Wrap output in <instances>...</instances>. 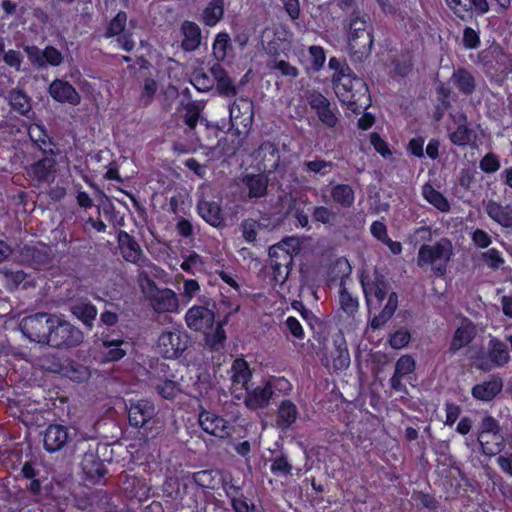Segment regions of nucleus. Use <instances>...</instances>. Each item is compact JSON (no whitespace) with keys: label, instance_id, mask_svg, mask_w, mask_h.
<instances>
[{"label":"nucleus","instance_id":"nucleus-34","mask_svg":"<svg viewBox=\"0 0 512 512\" xmlns=\"http://www.w3.org/2000/svg\"><path fill=\"white\" fill-rule=\"evenodd\" d=\"M293 257L284 247L274 245L269 248V266L271 270H279L292 266Z\"/></svg>","mask_w":512,"mask_h":512},{"label":"nucleus","instance_id":"nucleus-7","mask_svg":"<svg viewBox=\"0 0 512 512\" xmlns=\"http://www.w3.org/2000/svg\"><path fill=\"white\" fill-rule=\"evenodd\" d=\"M53 322H56L55 315L46 312H38L24 317L19 327L23 335L31 342L46 344L48 333H50L53 327Z\"/></svg>","mask_w":512,"mask_h":512},{"label":"nucleus","instance_id":"nucleus-13","mask_svg":"<svg viewBox=\"0 0 512 512\" xmlns=\"http://www.w3.org/2000/svg\"><path fill=\"white\" fill-rule=\"evenodd\" d=\"M500 425L499 422L491 415H486L482 418L477 441L481 446L482 453L487 456H494L500 452V442H490L489 436L499 437Z\"/></svg>","mask_w":512,"mask_h":512},{"label":"nucleus","instance_id":"nucleus-47","mask_svg":"<svg viewBox=\"0 0 512 512\" xmlns=\"http://www.w3.org/2000/svg\"><path fill=\"white\" fill-rule=\"evenodd\" d=\"M138 284L146 300H148L151 295L155 294V292L159 289L156 282L148 275L146 271L139 272Z\"/></svg>","mask_w":512,"mask_h":512},{"label":"nucleus","instance_id":"nucleus-38","mask_svg":"<svg viewBox=\"0 0 512 512\" xmlns=\"http://www.w3.org/2000/svg\"><path fill=\"white\" fill-rule=\"evenodd\" d=\"M422 194L424 199L440 212H448L450 210V204L445 196L431 185L426 184L423 187Z\"/></svg>","mask_w":512,"mask_h":512},{"label":"nucleus","instance_id":"nucleus-9","mask_svg":"<svg viewBox=\"0 0 512 512\" xmlns=\"http://www.w3.org/2000/svg\"><path fill=\"white\" fill-rule=\"evenodd\" d=\"M155 406L147 399L131 402L128 408V421L130 426L141 429V434L146 438H153L152 424L155 423Z\"/></svg>","mask_w":512,"mask_h":512},{"label":"nucleus","instance_id":"nucleus-10","mask_svg":"<svg viewBox=\"0 0 512 512\" xmlns=\"http://www.w3.org/2000/svg\"><path fill=\"white\" fill-rule=\"evenodd\" d=\"M310 108L316 113L319 121L327 128H334L339 119L337 106L332 107L331 102L321 92L312 90L306 95Z\"/></svg>","mask_w":512,"mask_h":512},{"label":"nucleus","instance_id":"nucleus-53","mask_svg":"<svg viewBox=\"0 0 512 512\" xmlns=\"http://www.w3.org/2000/svg\"><path fill=\"white\" fill-rule=\"evenodd\" d=\"M462 44L465 49H477L481 44L479 32L472 27L466 26L463 30Z\"/></svg>","mask_w":512,"mask_h":512},{"label":"nucleus","instance_id":"nucleus-56","mask_svg":"<svg viewBox=\"0 0 512 512\" xmlns=\"http://www.w3.org/2000/svg\"><path fill=\"white\" fill-rule=\"evenodd\" d=\"M484 263L491 269H499L504 264V259L500 251L496 248H491L482 253Z\"/></svg>","mask_w":512,"mask_h":512},{"label":"nucleus","instance_id":"nucleus-17","mask_svg":"<svg viewBox=\"0 0 512 512\" xmlns=\"http://www.w3.org/2000/svg\"><path fill=\"white\" fill-rule=\"evenodd\" d=\"M70 439L69 428L61 424H49L43 435V446L48 453L63 449Z\"/></svg>","mask_w":512,"mask_h":512},{"label":"nucleus","instance_id":"nucleus-15","mask_svg":"<svg viewBox=\"0 0 512 512\" xmlns=\"http://www.w3.org/2000/svg\"><path fill=\"white\" fill-rule=\"evenodd\" d=\"M244 404L250 410L265 408L269 405L273 396L271 385L265 381L263 384L253 386L249 384L245 388Z\"/></svg>","mask_w":512,"mask_h":512},{"label":"nucleus","instance_id":"nucleus-61","mask_svg":"<svg viewBox=\"0 0 512 512\" xmlns=\"http://www.w3.org/2000/svg\"><path fill=\"white\" fill-rule=\"evenodd\" d=\"M194 483L201 487V488H207V489H213L214 485V478L212 476L211 470H201L198 472L193 473L192 475Z\"/></svg>","mask_w":512,"mask_h":512},{"label":"nucleus","instance_id":"nucleus-30","mask_svg":"<svg viewBox=\"0 0 512 512\" xmlns=\"http://www.w3.org/2000/svg\"><path fill=\"white\" fill-rule=\"evenodd\" d=\"M28 136L33 145L37 147L42 154H48L49 148L47 149L45 147L47 144L55 146L53 139L49 136L43 124H30L28 127Z\"/></svg>","mask_w":512,"mask_h":512},{"label":"nucleus","instance_id":"nucleus-28","mask_svg":"<svg viewBox=\"0 0 512 512\" xmlns=\"http://www.w3.org/2000/svg\"><path fill=\"white\" fill-rule=\"evenodd\" d=\"M330 197L334 204L349 209L355 202V191L349 184L338 183L330 188Z\"/></svg>","mask_w":512,"mask_h":512},{"label":"nucleus","instance_id":"nucleus-19","mask_svg":"<svg viewBox=\"0 0 512 512\" xmlns=\"http://www.w3.org/2000/svg\"><path fill=\"white\" fill-rule=\"evenodd\" d=\"M49 93L59 103L76 106L81 102V96L75 87L65 80L55 79L49 86Z\"/></svg>","mask_w":512,"mask_h":512},{"label":"nucleus","instance_id":"nucleus-46","mask_svg":"<svg viewBox=\"0 0 512 512\" xmlns=\"http://www.w3.org/2000/svg\"><path fill=\"white\" fill-rule=\"evenodd\" d=\"M191 84L199 92H207L214 86V80L203 71H194L191 77Z\"/></svg>","mask_w":512,"mask_h":512},{"label":"nucleus","instance_id":"nucleus-40","mask_svg":"<svg viewBox=\"0 0 512 512\" xmlns=\"http://www.w3.org/2000/svg\"><path fill=\"white\" fill-rule=\"evenodd\" d=\"M231 48V39L228 33L220 32L216 35L213 42L212 51L218 61H223L227 56V51Z\"/></svg>","mask_w":512,"mask_h":512},{"label":"nucleus","instance_id":"nucleus-16","mask_svg":"<svg viewBox=\"0 0 512 512\" xmlns=\"http://www.w3.org/2000/svg\"><path fill=\"white\" fill-rule=\"evenodd\" d=\"M241 192H246L248 199L265 197L268 191V177L263 173H246L240 177Z\"/></svg>","mask_w":512,"mask_h":512},{"label":"nucleus","instance_id":"nucleus-29","mask_svg":"<svg viewBox=\"0 0 512 512\" xmlns=\"http://www.w3.org/2000/svg\"><path fill=\"white\" fill-rule=\"evenodd\" d=\"M485 212L502 227H512V211L508 207H504L494 200H489L485 205Z\"/></svg>","mask_w":512,"mask_h":512},{"label":"nucleus","instance_id":"nucleus-5","mask_svg":"<svg viewBox=\"0 0 512 512\" xmlns=\"http://www.w3.org/2000/svg\"><path fill=\"white\" fill-rule=\"evenodd\" d=\"M333 82L338 99L354 113L366 110L371 105L369 89L362 78L345 74L341 69L338 78H334Z\"/></svg>","mask_w":512,"mask_h":512},{"label":"nucleus","instance_id":"nucleus-39","mask_svg":"<svg viewBox=\"0 0 512 512\" xmlns=\"http://www.w3.org/2000/svg\"><path fill=\"white\" fill-rule=\"evenodd\" d=\"M191 379L196 378L193 385L197 392L196 396L203 397L208 394L209 389L212 387V380L209 372L202 367L196 368L194 376H190Z\"/></svg>","mask_w":512,"mask_h":512},{"label":"nucleus","instance_id":"nucleus-32","mask_svg":"<svg viewBox=\"0 0 512 512\" xmlns=\"http://www.w3.org/2000/svg\"><path fill=\"white\" fill-rule=\"evenodd\" d=\"M8 102L12 111L21 116L29 117L32 112L31 99L22 90H11L8 94Z\"/></svg>","mask_w":512,"mask_h":512},{"label":"nucleus","instance_id":"nucleus-41","mask_svg":"<svg viewBox=\"0 0 512 512\" xmlns=\"http://www.w3.org/2000/svg\"><path fill=\"white\" fill-rule=\"evenodd\" d=\"M126 22L127 13L125 11H119L108 23L104 37L108 39L123 33L125 31Z\"/></svg>","mask_w":512,"mask_h":512},{"label":"nucleus","instance_id":"nucleus-54","mask_svg":"<svg viewBox=\"0 0 512 512\" xmlns=\"http://www.w3.org/2000/svg\"><path fill=\"white\" fill-rule=\"evenodd\" d=\"M157 391L164 399L173 400L179 394L180 388L175 381L165 380L157 385Z\"/></svg>","mask_w":512,"mask_h":512},{"label":"nucleus","instance_id":"nucleus-27","mask_svg":"<svg viewBox=\"0 0 512 512\" xmlns=\"http://www.w3.org/2000/svg\"><path fill=\"white\" fill-rule=\"evenodd\" d=\"M298 418L296 405L288 399L281 401L276 413V424L281 430H288Z\"/></svg>","mask_w":512,"mask_h":512},{"label":"nucleus","instance_id":"nucleus-43","mask_svg":"<svg viewBox=\"0 0 512 512\" xmlns=\"http://www.w3.org/2000/svg\"><path fill=\"white\" fill-rule=\"evenodd\" d=\"M293 466L288 457L281 453L272 459L270 471L275 476H288L292 474Z\"/></svg>","mask_w":512,"mask_h":512},{"label":"nucleus","instance_id":"nucleus-22","mask_svg":"<svg viewBox=\"0 0 512 512\" xmlns=\"http://www.w3.org/2000/svg\"><path fill=\"white\" fill-rule=\"evenodd\" d=\"M197 211L200 217L212 227H222L224 216L219 202L201 199L197 204Z\"/></svg>","mask_w":512,"mask_h":512},{"label":"nucleus","instance_id":"nucleus-26","mask_svg":"<svg viewBox=\"0 0 512 512\" xmlns=\"http://www.w3.org/2000/svg\"><path fill=\"white\" fill-rule=\"evenodd\" d=\"M451 81L460 94L464 96L472 95L476 90V80L474 75L466 68L459 67L454 70Z\"/></svg>","mask_w":512,"mask_h":512},{"label":"nucleus","instance_id":"nucleus-33","mask_svg":"<svg viewBox=\"0 0 512 512\" xmlns=\"http://www.w3.org/2000/svg\"><path fill=\"white\" fill-rule=\"evenodd\" d=\"M227 497L235 512H255V504L244 495L239 486H231L227 491Z\"/></svg>","mask_w":512,"mask_h":512},{"label":"nucleus","instance_id":"nucleus-51","mask_svg":"<svg viewBox=\"0 0 512 512\" xmlns=\"http://www.w3.org/2000/svg\"><path fill=\"white\" fill-rule=\"evenodd\" d=\"M500 160L498 155L493 152H489L480 160L479 168L487 174H492L500 169Z\"/></svg>","mask_w":512,"mask_h":512},{"label":"nucleus","instance_id":"nucleus-36","mask_svg":"<svg viewBox=\"0 0 512 512\" xmlns=\"http://www.w3.org/2000/svg\"><path fill=\"white\" fill-rule=\"evenodd\" d=\"M72 314L78 318L84 325L93 326V321L97 316V308L91 302H81L71 307Z\"/></svg>","mask_w":512,"mask_h":512},{"label":"nucleus","instance_id":"nucleus-6","mask_svg":"<svg viewBox=\"0 0 512 512\" xmlns=\"http://www.w3.org/2000/svg\"><path fill=\"white\" fill-rule=\"evenodd\" d=\"M451 255L452 246L448 240L434 245L422 244L418 250L417 264L419 267L432 265L433 273L437 277H443L447 272V263Z\"/></svg>","mask_w":512,"mask_h":512},{"label":"nucleus","instance_id":"nucleus-12","mask_svg":"<svg viewBox=\"0 0 512 512\" xmlns=\"http://www.w3.org/2000/svg\"><path fill=\"white\" fill-rule=\"evenodd\" d=\"M198 422L205 433L219 439L228 438L233 431L227 419L210 410L202 409L198 415Z\"/></svg>","mask_w":512,"mask_h":512},{"label":"nucleus","instance_id":"nucleus-37","mask_svg":"<svg viewBox=\"0 0 512 512\" xmlns=\"http://www.w3.org/2000/svg\"><path fill=\"white\" fill-rule=\"evenodd\" d=\"M231 370L233 383L241 384L243 388L250 384L252 373L248 363L244 359H235Z\"/></svg>","mask_w":512,"mask_h":512},{"label":"nucleus","instance_id":"nucleus-18","mask_svg":"<svg viewBox=\"0 0 512 512\" xmlns=\"http://www.w3.org/2000/svg\"><path fill=\"white\" fill-rule=\"evenodd\" d=\"M147 301L157 313H175L178 311L177 295L170 288H159Z\"/></svg>","mask_w":512,"mask_h":512},{"label":"nucleus","instance_id":"nucleus-23","mask_svg":"<svg viewBox=\"0 0 512 512\" xmlns=\"http://www.w3.org/2000/svg\"><path fill=\"white\" fill-rule=\"evenodd\" d=\"M476 333L477 330L474 323L468 318H463L459 327L455 330L453 334L449 352H457L463 347L469 345L475 338Z\"/></svg>","mask_w":512,"mask_h":512},{"label":"nucleus","instance_id":"nucleus-64","mask_svg":"<svg viewBox=\"0 0 512 512\" xmlns=\"http://www.w3.org/2000/svg\"><path fill=\"white\" fill-rule=\"evenodd\" d=\"M334 213L326 206H315L312 211V219L324 225L330 224Z\"/></svg>","mask_w":512,"mask_h":512},{"label":"nucleus","instance_id":"nucleus-25","mask_svg":"<svg viewBox=\"0 0 512 512\" xmlns=\"http://www.w3.org/2000/svg\"><path fill=\"white\" fill-rule=\"evenodd\" d=\"M510 360V354H474L472 365L483 372H490L506 365Z\"/></svg>","mask_w":512,"mask_h":512},{"label":"nucleus","instance_id":"nucleus-59","mask_svg":"<svg viewBox=\"0 0 512 512\" xmlns=\"http://www.w3.org/2000/svg\"><path fill=\"white\" fill-rule=\"evenodd\" d=\"M449 9L455 14L460 20H466L468 18L467 0H445Z\"/></svg>","mask_w":512,"mask_h":512},{"label":"nucleus","instance_id":"nucleus-20","mask_svg":"<svg viewBox=\"0 0 512 512\" xmlns=\"http://www.w3.org/2000/svg\"><path fill=\"white\" fill-rule=\"evenodd\" d=\"M187 334L180 331H163L157 340L158 352H185Z\"/></svg>","mask_w":512,"mask_h":512},{"label":"nucleus","instance_id":"nucleus-63","mask_svg":"<svg viewBox=\"0 0 512 512\" xmlns=\"http://www.w3.org/2000/svg\"><path fill=\"white\" fill-rule=\"evenodd\" d=\"M412 499L417 503V505H420L429 510H435L438 505V502L433 495L421 491L414 492Z\"/></svg>","mask_w":512,"mask_h":512},{"label":"nucleus","instance_id":"nucleus-44","mask_svg":"<svg viewBox=\"0 0 512 512\" xmlns=\"http://www.w3.org/2000/svg\"><path fill=\"white\" fill-rule=\"evenodd\" d=\"M339 303L341 309L347 315H354L359 307L358 299L353 297L345 287H342L339 291Z\"/></svg>","mask_w":512,"mask_h":512},{"label":"nucleus","instance_id":"nucleus-31","mask_svg":"<svg viewBox=\"0 0 512 512\" xmlns=\"http://www.w3.org/2000/svg\"><path fill=\"white\" fill-rule=\"evenodd\" d=\"M224 0H209L201 13V22L208 27L216 26L224 16Z\"/></svg>","mask_w":512,"mask_h":512},{"label":"nucleus","instance_id":"nucleus-55","mask_svg":"<svg viewBox=\"0 0 512 512\" xmlns=\"http://www.w3.org/2000/svg\"><path fill=\"white\" fill-rule=\"evenodd\" d=\"M370 143L377 153L383 158L387 159L392 156L388 143L380 136L379 133L373 132L370 134Z\"/></svg>","mask_w":512,"mask_h":512},{"label":"nucleus","instance_id":"nucleus-50","mask_svg":"<svg viewBox=\"0 0 512 512\" xmlns=\"http://www.w3.org/2000/svg\"><path fill=\"white\" fill-rule=\"evenodd\" d=\"M415 367V360L412 358L411 354H402L395 364L394 372L405 377L413 373Z\"/></svg>","mask_w":512,"mask_h":512},{"label":"nucleus","instance_id":"nucleus-48","mask_svg":"<svg viewBox=\"0 0 512 512\" xmlns=\"http://www.w3.org/2000/svg\"><path fill=\"white\" fill-rule=\"evenodd\" d=\"M394 70L400 77H407L414 69L413 57L410 53L402 54L400 59L393 62Z\"/></svg>","mask_w":512,"mask_h":512},{"label":"nucleus","instance_id":"nucleus-57","mask_svg":"<svg viewBox=\"0 0 512 512\" xmlns=\"http://www.w3.org/2000/svg\"><path fill=\"white\" fill-rule=\"evenodd\" d=\"M410 338L411 335L409 331L405 328H402L391 334L389 343L393 349L400 350L409 343Z\"/></svg>","mask_w":512,"mask_h":512},{"label":"nucleus","instance_id":"nucleus-58","mask_svg":"<svg viewBox=\"0 0 512 512\" xmlns=\"http://www.w3.org/2000/svg\"><path fill=\"white\" fill-rule=\"evenodd\" d=\"M309 55L311 58V65L315 71L320 70L326 61V54L323 47L313 45L309 47Z\"/></svg>","mask_w":512,"mask_h":512},{"label":"nucleus","instance_id":"nucleus-60","mask_svg":"<svg viewBox=\"0 0 512 512\" xmlns=\"http://www.w3.org/2000/svg\"><path fill=\"white\" fill-rule=\"evenodd\" d=\"M270 68L279 71L285 77L296 78L299 75L298 68L285 60L274 61Z\"/></svg>","mask_w":512,"mask_h":512},{"label":"nucleus","instance_id":"nucleus-35","mask_svg":"<svg viewBox=\"0 0 512 512\" xmlns=\"http://www.w3.org/2000/svg\"><path fill=\"white\" fill-rule=\"evenodd\" d=\"M450 141L457 146H475L477 135L475 131L468 127L466 124H460L456 127L455 131L449 135Z\"/></svg>","mask_w":512,"mask_h":512},{"label":"nucleus","instance_id":"nucleus-52","mask_svg":"<svg viewBox=\"0 0 512 512\" xmlns=\"http://www.w3.org/2000/svg\"><path fill=\"white\" fill-rule=\"evenodd\" d=\"M42 58L44 67L47 64L53 67L60 66L64 60L62 53L52 45H48L43 49Z\"/></svg>","mask_w":512,"mask_h":512},{"label":"nucleus","instance_id":"nucleus-21","mask_svg":"<svg viewBox=\"0 0 512 512\" xmlns=\"http://www.w3.org/2000/svg\"><path fill=\"white\" fill-rule=\"evenodd\" d=\"M503 389V380L499 375H492L489 380L472 387V397L479 401H492Z\"/></svg>","mask_w":512,"mask_h":512},{"label":"nucleus","instance_id":"nucleus-4","mask_svg":"<svg viewBox=\"0 0 512 512\" xmlns=\"http://www.w3.org/2000/svg\"><path fill=\"white\" fill-rule=\"evenodd\" d=\"M373 27L370 18L358 11L351 12L348 18V48L355 61L367 59L374 44Z\"/></svg>","mask_w":512,"mask_h":512},{"label":"nucleus","instance_id":"nucleus-45","mask_svg":"<svg viewBox=\"0 0 512 512\" xmlns=\"http://www.w3.org/2000/svg\"><path fill=\"white\" fill-rule=\"evenodd\" d=\"M332 167L333 163L331 161H326L324 159L306 161L303 164L304 171L314 174H320L322 176L328 174Z\"/></svg>","mask_w":512,"mask_h":512},{"label":"nucleus","instance_id":"nucleus-1","mask_svg":"<svg viewBox=\"0 0 512 512\" xmlns=\"http://www.w3.org/2000/svg\"><path fill=\"white\" fill-rule=\"evenodd\" d=\"M222 303L229 307V312L224 318L215 324V313L203 305H194L189 308L185 314V322L193 331L204 334L205 343L212 349L217 348L226 341V332L224 326L228 323L229 317L237 313L240 309L238 304L232 305L229 300H222Z\"/></svg>","mask_w":512,"mask_h":512},{"label":"nucleus","instance_id":"nucleus-2","mask_svg":"<svg viewBox=\"0 0 512 512\" xmlns=\"http://www.w3.org/2000/svg\"><path fill=\"white\" fill-rule=\"evenodd\" d=\"M364 296L369 308V312L380 310L370 321L373 329L382 327L394 315L398 306V296L396 292L388 295L389 283L383 276H377L371 282H361Z\"/></svg>","mask_w":512,"mask_h":512},{"label":"nucleus","instance_id":"nucleus-8","mask_svg":"<svg viewBox=\"0 0 512 512\" xmlns=\"http://www.w3.org/2000/svg\"><path fill=\"white\" fill-rule=\"evenodd\" d=\"M83 338L84 336L80 329L56 316V322H53V327L50 333H48L45 345L56 349H68L81 344Z\"/></svg>","mask_w":512,"mask_h":512},{"label":"nucleus","instance_id":"nucleus-42","mask_svg":"<svg viewBox=\"0 0 512 512\" xmlns=\"http://www.w3.org/2000/svg\"><path fill=\"white\" fill-rule=\"evenodd\" d=\"M90 457L94 458L92 455ZM91 464L89 467V459L86 457L82 462L83 471L88 478L99 481L106 475L107 470L99 459H93Z\"/></svg>","mask_w":512,"mask_h":512},{"label":"nucleus","instance_id":"nucleus-14","mask_svg":"<svg viewBox=\"0 0 512 512\" xmlns=\"http://www.w3.org/2000/svg\"><path fill=\"white\" fill-rule=\"evenodd\" d=\"M118 246L122 257L130 263L144 267L150 263L136 239L124 230H120L117 236Z\"/></svg>","mask_w":512,"mask_h":512},{"label":"nucleus","instance_id":"nucleus-49","mask_svg":"<svg viewBox=\"0 0 512 512\" xmlns=\"http://www.w3.org/2000/svg\"><path fill=\"white\" fill-rule=\"evenodd\" d=\"M258 228V221L251 218L244 219L240 224L242 236L248 243H254L256 241Z\"/></svg>","mask_w":512,"mask_h":512},{"label":"nucleus","instance_id":"nucleus-3","mask_svg":"<svg viewBox=\"0 0 512 512\" xmlns=\"http://www.w3.org/2000/svg\"><path fill=\"white\" fill-rule=\"evenodd\" d=\"M27 361H35V365L40 369L60 374L73 382L81 383L91 377L90 368L79 360L71 358L68 354H12Z\"/></svg>","mask_w":512,"mask_h":512},{"label":"nucleus","instance_id":"nucleus-11","mask_svg":"<svg viewBox=\"0 0 512 512\" xmlns=\"http://www.w3.org/2000/svg\"><path fill=\"white\" fill-rule=\"evenodd\" d=\"M56 155L57 152L53 148H49L48 154H43L40 159L26 168L27 175L39 183L54 181L57 166Z\"/></svg>","mask_w":512,"mask_h":512},{"label":"nucleus","instance_id":"nucleus-24","mask_svg":"<svg viewBox=\"0 0 512 512\" xmlns=\"http://www.w3.org/2000/svg\"><path fill=\"white\" fill-rule=\"evenodd\" d=\"M183 36L181 47L185 52H193L197 50L201 44V29L198 24L193 21L185 20L180 28Z\"/></svg>","mask_w":512,"mask_h":512},{"label":"nucleus","instance_id":"nucleus-62","mask_svg":"<svg viewBox=\"0 0 512 512\" xmlns=\"http://www.w3.org/2000/svg\"><path fill=\"white\" fill-rule=\"evenodd\" d=\"M215 84H216L217 92L220 96H224V97L236 96L237 89L229 76L224 79L216 81Z\"/></svg>","mask_w":512,"mask_h":512}]
</instances>
